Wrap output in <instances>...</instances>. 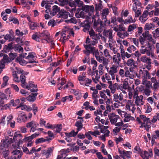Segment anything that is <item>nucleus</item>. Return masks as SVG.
Wrapping results in <instances>:
<instances>
[{"mask_svg":"<svg viewBox=\"0 0 159 159\" xmlns=\"http://www.w3.org/2000/svg\"><path fill=\"white\" fill-rule=\"evenodd\" d=\"M121 57L120 53H117L116 55H114L112 57L113 62L119 65L121 61Z\"/></svg>","mask_w":159,"mask_h":159,"instance_id":"nucleus-6","label":"nucleus"},{"mask_svg":"<svg viewBox=\"0 0 159 159\" xmlns=\"http://www.w3.org/2000/svg\"><path fill=\"white\" fill-rule=\"evenodd\" d=\"M96 48L94 47H92L90 49V53H92L94 56L95 55V53L96 52H98V49L96 50Z\"/></svg>","mask_w":159,"mask_h":159,"instance_id":"nucleus-56","label":"nucleus"},{"mask_svg":"<svg viewBox=\"0 0 159 159\" xmlns=\"http://www.w3.org/2000/svg\"><path fill=\"white\" fill-rule=\"evenodd\" d=\"M148 15V11L147 10L144 11L142 16L139 18V20L142 23H144L148 19L147 17Z\"/></svg>","mask_w":159,"mask_h":159,"instance_id":"nucleus-8","label":"nucleus"},{"mask_svg":"<svg viewBox=\"0 0 159 159\" xmlns=\"http://www.w3.org/2000/svg\"><path fill=\"white\" fill-rule=\"evenodd\" d=\"M91 63L92 64H93L94 66L93 67L92 70H95L96 69V67L97 66V61L92 58L91 60Z\"/></svg>","mask_w":159,"mask_h":159,"instance_id":"nucleus-39","label":"nucleus"},{"mask_svg":"<svg viewBox=\"0 0 159 159\" xmlns=\"http://www.w3.org/2000/svg\"><path fill=\"white\" fill-rule=\"evenodd\" d=\"M52 140V138H48V137H46V139H44L43 138H39L36 140L35 143L36 144L41 143L46 141H49Z\"/></svg>","mask_w":159,"mask_h":159,"instance_id":"nucleus-13","label":"nucleus"},{"mask_svg":"<svg viewBox=\"0 0 159 159\" xmlns=\"http://www.w3.org/2000/svg\"><path fill=\"white\" fill-rule=\"evenodd\" d=\"M73 1L76 6L81 7L83 4V2L81 1L80 0H74Z\"/></svg>","mask_w":159,"mask_h":159,"instance_id":"nucleus-38","label":"nucleus"},{"mask_svg":"<svg viewBox=\"0 0 159 159\" xmlns=\"http://www.w3.org/2000/svg\"><path fill=\"white\" fill-rule=\"evenodd\" d=\"M32 38L37 42H39L40 39V38L35 34H34L32 35Z\"/></svg>","mask_w":159,"mask_h":159,"instance_id":"nucleus-63","label":"nucleus"},{"mask_svg":"<svg viewBox=\"0 0 159 159\" xmlns=\"http://www.w3.org/2000/svg\"><path fill=\"white\" fill-rule=\"evenodd\" d=\"M134 61L133 59H129L127 60L126 64L128 66H131L134 65Z\"/></svg>","mask_w":159,"mask_h":159,"instance_id":"nucleus-40","label":"nucleus"},{"mask_svg":"<svg viewBox=\"0 0 159 159\" xmlns=\"http://www.w3.org/2000/svg\"><path fill=\"white\" fill-rule=\"evenodd\" d=\"M9 79V77L6 75L3 77V82L1 85L2 87H4L7 85Z\"/></svg>","mask_w":159,"mask_h":159,"instance_id":"nucleus-28","label":"nucleus"},{"mask_svg":"<svg viewBox=\"0 0 159 159\" xmlns=\"http://www.w3.org/2000/svg\"><path fill=\"white\" fill-rule=\"evenodd\" d=\"M60 11L59 7L57 5H54L52 7V9L50 13V15L53 16L56 14L57 12H59Z\"/></svg>","mask_w":159,"mask_h":159,"instance_id":"nucleus-15","label":"nucleus"},{"mask_svg":"<svg viewBox=\"0 0 159 159\" xmlns=\"http://www.w3.org/2000/svg\"><path fill=\"white\" fill-rule=\"evenodd\" d=\"M118 152L121 155H123L124 156H126L127 157L130 158V157L129 156V153L130 152L131 153V152L125 150L121 151L119 149H118Z\"/></svg>","mask_w":159,"mask_h":159,"instance_id":"nucleus-25","label":"nucleus"},{"mask_svg":"<svg viewBox=\"0 0 159 159\" xmlns=\"http://www.w3.org/2000/svg\"><path fill=\"white\" fill-rule=\"evenodd\" d=\"M136 25L135 24H133L132 25H130L128 27V31L130 32L133 30L134 29L136 28Z\"/></svg>","mask_w":159,"mask_h":159,"instance_id":"nucleus-49","label":"nucleus"},{"mask_svg":"<svg viewBox=\"0 0 159 159\" xmlns=\"http://www.w3.org/2000/svg\"><path fill=\"white\" fill-rule=\"evenodd\" d=\"M49 34L48 31L46 30L44 31L41 34L40 36L45 37L46 39H48V40H50V38L48 37Z\"/></svg>","mask_w":159,"mask_h":159,"instance_id":"nucleus-31","label":"nucleus"},{"mask_svg":"<svg viewBox=\"0 0 159 159\" xmlns=\"http://www.w3.org/2000/svg\"><path fill=\"white\" fill-rule=\"evenodd\" d=\"M57 22L53 19H52L49 21L48 23V26H52V27H53L57 25Z\"/></svg>","mask_w":159,"mask_h":159,"instance_id":"nucleus-42","label":"nucleus"},{"mask_svg":"<svg viewBox=\"0 0 159 159\" xmlns=\"http://www.w3.org/2000/svg\"><path fill=\"white\" fill-rule=\"evenodd\" d=\"M151 88L154 91L157 90L159 89V81L154 83L153 86H151Z\"/></svg>","mask_w":159,"mask_h":159,"instance_id":"nucleus-30","label":"nucleus"},{"mask_svg":"<svg viewBox=\"0 0 159 159\" xmlns=\"http://www.w3.org/2000/svg\"><path fill=\"white\" fill-rule=\"evenodd\" d=\"M150 155L148 152L145 151L144 152V154L141 155L143 159H149Z\"/></svg>","mask_w":159,"mask_h":159,"instance_id":"nucleus-41","label":"nucleus"},{"mask_svg":"<svg viewBox=\"0 0 159 159\" xmlns=\"http://www.w3.org/2000/svg\"><path fill=\"white\" fill-rule=\"evenodd\" d=\"M84 122V120H80L77 121L75 124V125L77 127L76 132H78L83 127V125L82 123Z\"/></svg>","mask_w":159,"mask_h":159,"instance_id":"nucleus-14","label":"nucleus"},{"mask_svg":"<svg viewBox=\"0 0 159 159\" xmlns=\"http://www.w3.org/2000/svg\"><path fill=\"white\" fill-rule=\"evenodd\" d=\"M19 113L18 114V117L17 118V120L18 121L19 120H21V119H22V117L23 116H25V119H27V117L25 116V113L23 112L19 111Z\"/></svg>","mask_w":159,"mask_h":159,"instance_id":"nucleus-33","label":"nucleus"},{"mask_svg":"<svg viewBox=\"0 0 159 159\" xmlns=\"http://www.w3.org/2000/svg\"><path fill=\"white\" fill-rule=\"evenodd\" d=\"M130 41L133 42L137 46L139 45V41L138 39L136 38H131L130 39Z\"/></svg>","mask_w":159,"mask_h":159,"instance_id":"nucleus-50","label":"nucleus"},{"mask_svg":"<svg viewBox=\"0 0 159 159\" xmlns=\"http://www.w3.org/2000/svg\"><path fill=\"white\" fill-rule=\"evenodd\" d=\"M142 84L144 85H145L147 88L149 87L152 86V84L149 81H148L147 80H145L144 81H142Z\"/></svg>","mask_w":159,"mask_h":159,"instance_id":"nucleus-35","label":"nucleus"},{"mask_svg":"<svg viewBox=\"0 0 159 159\" xmlns=\"http://www.w3.org/2000/svg\"><path fill=\"white\" fill-rule=\"evenodd\" d=\"M108 72L111 75H114V74L117 72V66L114 65H113L112 67H110V70Z\"/></svg>","mask_w":159,"mask_h":159,"instance_id":"nucleus-17","label":"nucleus"},{"mask_svg":"<svg viewBox=\"0 0 159 159\" xmlns=\"http://www.w3.org/2000/svg\"><path fill=\"white\" fill-rule=\"evenodd\" d=\"M109 12V11L108 8L104 9L102 10L101 13V16H102V20L106 19L107 16Z\"/></svg>","mask_w":159,"mask_h":159,"instance_id":"nucleus-19","label":"nucleus"},{"mask_svg":"<svg viewBox=\"0 0 159 159\" xmlns=\"http://www.w3.org/2000/svg\"><path fill=\"white\" fill-rule=\"evenodd\" d=\"M135 18H137L141 14V10L138 9L137 11H135Z\"/></svg>","mask_w":159,"mask_h":159,"instance_id":"nucleus-61","label":"nucleus"},{"mask_svg":"<svg viewBox=\"0 0 159 159\" xmlns=\"http://www.w3.org/2000/svg\"><path fill=\"white\" fill-rule=\"evenodd\" d=\"M149 60L150 62H151V59L148 58L146 56H143L141 57L140 58H138V61L139 62L141 61L144 63H148V60Z\"/></svg>","mask_w":159,"mask_h":159,"instance_id":"nucleus-18","label":"nucleus"},{"mask_svg":"<svg viewBox=\"0 0 159 159\" xmlns=\"http://www.w3.org/2000/svg\"><path fill=\"white\" fill-rule=\"evenodd\" d=\"M38 24L35 22H32L30 25V27L31 29L34 30L38 26Z\"/></svg>","mask_w":159,"mask_h":159,"instance_id":"nucleus-48","label":"nucleus"},{"mask_svg":"<svg viewBox=\"0 0 159 159\" xmlns=\"http://www.w3.org/2000/svg\"><path fill=\"white\" fill-rule=\"evenodd\" d=\"M95 57L96 60L100 63L102 62L103 59L105 58L103 56V54L102 52H101V54L100 55L99 52L98 51L96 52Z\"/></svg>","mask_w":159,"mask_h":159,"instance_id":"nucleus-12","label":"nucleus"},{"mask_svg":"<svg viewBox=\"0 0 159 159\" xmlns=\"http://www.w3.org/2000/svg\"><path fill=\"white\" fill-rule=\"evenodd\" d=\"M159 121V113L157 112L154 116H153L152 119L151 120V122L152 123H156L157 121Z\"/></svg>","mask_w":159,"mask_h":159,"instance_id":"nucleus-29","label":"nucleus"},{"mask_svg":"<svg viewBox=\"0 0 159 159\" xmlns=\"http://www.w3.org/2000/svg\"><path fill=\"white\" fill-rule=\"evenodd\" d=\"M82 25L83 27H84L83 29V31L84 32H85L86 31L89 30L90 25L88 21H84V23L82 24Z\"/></svg>","mask_w":159,"mask_h":159,"instance_id":"nucleus-20","label":"nucleus"},{"mask_svg":"<svg viewBox=\"0 0 159 159\" xmlns=\"http://www.w3.org/2000/svg\"><path fill=\"white\" fill-rule=\"evenodd\" d=\"M135 104L138 106H141L143 104L144 102L142 99H139V97L136 98L135 102Z\"/></svg>","mask_w":159,"mask_h":159,"instance_id":"nucleus-24","label":"nucleus"},{"mask_svg":"<svg viewBox=\"0 0 159 159\" xmlns=\"http://www.w3.org/2000/svg\"><path fill=\"white\" fill-rule=\"evenodd\" d=\"M153 36L155 38L159 37V28H157L155 30L152 32Z\"/></svg>","mask_w":159,"mask_h":159,"instance_id":"nucleus-45","label":"nucleus"},{"mask_svg":"<svg viewBox=\"0 0 159 159\" xmlns=\"http://www.w3.org/2000/svg\"><path fill=\"white\" fill-rule=\"evenodd\" d=\"M113 31L112 30H104L103 32V35L106 37H108L109 41L113 40Z\"/></svg>","mask_w":159,"mask_h":159,"instance_id":"nucleus-4","label":"nucleus"},{"mask_svg":"<svg viewBox=\"0 0 159 159\" xmlns=\"http://www.w3.org/2000/svg\"><path fill=\"white\" fill-rule=\"evenodd\" d=\"M58 1L61 3L60 5L62 6L67 5L68 3V0H58Z\"/></svg>","mask_w":159,"mask_h":159,"instance_id":"nucleus-58","label":"nucleus"},{"mask_svg":"<svg viewBox=\"0 0 159 159\" xmlns=\"http://www.w3.org/2000/svg\"><path fill=\"white\" fill-rule=\"evenodd\" d=\"M59 17H61L64 19H66L68 17V15L70 17H71V15L69 12L66 11L64 10H61L59 13Z\"/></svg>","mask_w":159,"mask_h":159,"instance_id":"nucleus-5","label":"nucleus"},{"mask_svg":"<svg viewBox=\"0 0 159 159\" xmlns=\"http://www.w3.org/2000/svg\"><path fill=\"white\" fill-rule=\"evenodd\" d=\"M91 39H92L91 40V44L93 45H95L98 43V39H97L94 36L90 37Z\"/></svg>","mask_w":159,"mask_h":159,"instance_id":"nucleus-47","label":"nucleus"},{"mask_svg":"<svg viewBox=\"0 0 159 159\" xmlns=\"http://www.w3.org/2000/svg\"><path fill=\"white\" fill-rule=\"evenodd\" d=\"M21 152H22L21 151L16 149L15 150L13 151L12 152V153L13 154V156H15L20 154Z\"/></svg>","mask_w":159,"mask_h":159,"instance_id":"nucleus-54","label":"nucleus"},{"mask_svg":"<svg viewBox=\"0 0 159 159\" xmlns=\"http://www.w3.org/2000/svg\"><path fill=\"white\" fill-rule=\"evenodd\" d=\"M15 51H18V52H22L23 51V48L18 44L15 45L14 48Z\"/></svg>","mask_w":159,"mask_h":159,"instance_id":"nucleus-27","label":"nucleus"},{"mask_svg":"<svg viewBox=\"0 0 159 159\" xmlns=\"http://www.w3.org/2000/svg\"><path fill=\"white\" fill-rule=\"evenodd\" d=\"M119 31L121 32V31H125V28L124 27V25L122 24H120L119 26Z\"/></svg>","mask_w":159,"mask_h":159,"instance_id":"nucleus-64","label":"nucleus"},{"mask_svg":"<svg viewBox=\"0 0 159 159\" xmlns=\"http://www.w3.org/2000/svg\"><path fill=\"white\" fill-rule=\"evenodd\" d=\"M9 154V152L8 150H5L3 151L2 154L3 157L5 159H7Z\"/></svg>","mask_w":159,"mask_h":159,"instance_id":"nucleus-55","label":"nucleus"},{"mask_svg":"<svg viewBox=\"0 0 159 159\" xmlns=\"http://www.w3.org/2000/svg\"><path fill=\"white\" fill-rule=\"evenodd\" d=\"M136 49V47L133 45H130L127 49V51L129 53H132L135 51Z\"/></svg>","mask_w":159,"mask_h":159,"instance_id":"nucleus-36","label":"nucleus"},{"mask_svg":"<svg viewBox=\"0 0 159 159\" xmlns=\"http://www.w3.org/2000/svg\"><path fill=\"white\" fill-rule=\"evenodd\" d=\"M38 94V93H32L30 95L27 97L26 99L30 102H34L35 100L36 97Z\"/></svg>","mask_w":159,"mask_h":159,"instance_id":"nucleus-9","label":"nucleus"},{"mask_svg":"<svg viewBox=\"0 0 159 159\" xmlns=\"http://www.w3.org/2000/svg\"><path fill=\"white\" fill-rule=\"evenodd\" d=\"M85 74L86 73H83L82 75H80L78 76V79L80 81H83L84 80V79L85 78Z\"/></svg>","mask_w":159,"mask_h":159,"instance_id":"nucleus-51","label":"nucleus"},{"mask_svg":"<svg viewBox=\"0 0 159 159\" xmlns=\"http://www.w3.org/2000/svg\"><path fill=\"white\" fill-rule=\"evenodd\" d=\"M142 35L144 38L148 40L149 41H150L152 40V36L151 34H149L148 31L143 32L142 34Z\"/></svg>","mask_w":159,"mask_h":159,"instance_id":"nucleus-21","label":"nucleus"},{"mask_svg":"<svg viewBox=\"0 0 159 159\" xmlns=\"http://www.w3.org/2000/svg\"><path fill=\"white\" fill-rule=\"evenodd\" d=\"M148 45L149 49H147L146 53L148 56H149L151 55L152 56V51H151V46L150 45L149 43H148Z\"/></svg>","mask_w":159,"mask_h":159,"instance_id":"nucleus-44","label":"nucleus"},{"mask_svg":"<svg viewBox=\"0 0 159 159\" xmlns=\"http://www.w3.org/2000/svg\"><path fill=\"white\" fill-rule=\"evenodd\" d=\"M108 117L112 125L115 124L118 119H120V117L118 115L114 113L108 115Z\"/></svg>","mask_w":159,"mask_h":159,"instance_id":"nucleus-3","label":"nucleus"},{"mask_svg":"<svg viewBox=\"0 0 159 159\" xmlns=\"http://www.w3.org/2000/svg\"><path fill=\"white\" fill-rule=\"evenodd\" d=\"M67 151L65 150H62L60 151V154L61 155L63 156L64 159H65L66 156H67Z\"/></svg>","mask_w":159,"mask_h":159,"instance_id":"nucleus-53","label":"nucleus"},{"mask_svg":"<svg viewBox=\"0 0 159 159\" xmlns=\"http://www.w3.org/2000/svg\"><path fill=\"white\" fill-rule=\"evenodd\" d=\"M136 75L139 78L141 77L143 79L142 81H144L147 79H149L151 78L150 74L148 70L144 69L140 70L139 71V74L136 73Z\"/></svg>","mask_w":159,"mask_h":159,"instance_id":"nucleus-1","label":"nucleus"},{"mask_svg":"<svg viewBox=\"0 0 159 159\" xmlns=\"http://www.w3.org/2000/svg\"><path fill=\"white\" fill-rule=\"evenodd\" d=\"M11 61V60L10 58L8 57V56L7 55L4 54L3 56V58L1 61L0 64L5 65V63L9 62Z\"/></svg>","mask_w":159,"mask_h":159,"instance_id":"nucleus-11","label":"nucleus"},{"mask_svg":"<svg viewBox=\"0 0 159 159\" xmlns=\"http://www.w3.org/2000/svg\"><path fill=\"white\" fill-rule=\"evenodd\" d=\"M34 57L33 55L31 53H29V55L27 56L26 57V59L27 60H29V61H33L32 60H31L30 59H32ZM33 61H34V60Z\"/></svg>","mask_w":159,"mask_h":159,"instance_id":"nucleus-57","label":"nucleus"},{"mask_svg":"<svg viewBox=\"0 0 159 159\" xmlns=\"http://www.w3.org/2000/svg\"><path fill=\"white\" fill-rule=\"evenodd\" d=\"M81 9L84 11H85L86 12H89V11L93 12L94 10V7L93 5L90 6L87 5H83L82 6Z\"/></svg>","mask_w":159,"mask_h":159,"instance_id":"nucleus-7","label":"nucleus"},{"mask_svg":"<svg viewBox=\"0 0 159 159\" xmlns=\"http://www.w3.org/2000/svg\"><path fill=\"white\" fill-rule=\"evenodd\" d=\"M117 35L121 38L124 39L128 36L129 34L126 31L123 33L119 31L117 33Z\"/></svg>","mask_w":159,"mask_h":159,"instance_id":"nucleus-22","label":"nucleus"},{"mask_svg":"<svg viewBox=\"0 0 159 159\" xmlns=\"http://www.w3.org/2000/svg\"><path fill=\"white\" fill-rule=\"evenodd\" d=\"M54 149V147H53L48 148L47 149L42 150L41 153L45 156L46 158H48L52 154Z\"/></svg>","mask_w":159,"mask_h":159,"instance_id":"nucleus-2","label":"nucleus"},{"mask_svg":"<svg viewBox=\"0 0 159 159\" xmlns=\"http://www.w3.org/2000/svg\"><path fill=\"white\" fill-rule=\"evenodd\" d=\"M147 100L148 102L150 103L151 105H152V106L155 107L157 104L156 102H154V99L152 97H149L148 98Z\"/></svg>","mask_w":159,"mask_h":159,"instance_id":"nucleus-37","label":"nucleus"},{"mask_svg":"<svg viewBox=\"0 0 159 159\" xmlns=\"http://www.w3.org/2000/svg\"><path fill=\"white\" fill-rule=\"evenodd\" d=\"M154 132L155 134H153L152 135V141L153 139L159 138V130H156Z\"/></svg>","mask_w":159,"mask_h":159,"instance_id":"nucleus-32","label":"nucleus"},{"mask_svg":"<svg viewBox=\"0 0 159 159\" xmlns=\"http://www.w3.org/2000/svg\"><path fill=\"white\" fill-rule=\"evenodd\" d=\"M13 80L14 81L18 83L20 82V80L19 79V78L16 73H13Z\"/></svg>","mask_w":159,"mask_h":159,"instance_id":"nucleus-59","label":"nucleus"},{"mask_svg":"<svg viewBox=\"0 0 159 159\" xmlns=\"http://www.w3.org/2000/svg\"><path fill=\"white\" fill-rule=\"evenodd\" d=\"M9 19L10 21H12L14 24H19V21L18 19L13 16H10Z\"/></svg>","mask_w":159,"mask_h":159,"instance_id":"nucleus-34","label":"nucleus"},{"mask_svg":"<svg viewBox=\"0 0 159 159\" xmlns=\"http://www.w3.org/2000/svg\"><path fill=\"white\" fill-rule=\"evenodd\" d=\"M153 24L150 23H146L144 27V29L146 30H149L151 29L152 28V26H153Z\"/></svg>","mask_w":159,"mask_h":159,"instance_id":"nucleus-52","label":"nucleus"},{"mask_svg":"<svg viewBox=\"0 0 159 159\" xmlns=\"http://www.w3.org/2000/svg\"><path fill=\"white\" fill-rule=\"evenodd\" d=\"M102 1L101 0H99V3L95 5V9L97 11H101L103 8L102 5Z\"/></svg>","mask_w":159,"mask_h":159,"instance_id":"nucleus-26","label":"nucleus"},{"mask_svg":"<svg viewBox=\"0 0 159 159\" xmlns=\"http://www.w3.org/2000/svg\"><path fill=\"white\" fill-rule=\"evenodd\" d=\"M78 134V132H75L74 130H72L70 133H65L66 137H75Z\"/></svg>","mask_w":159,"mask_h":159,"instance_id":"nucleus-23","label":"nucleus"},{"mask_svg":"<svg viewBox=\"0 0 159 159\" xmlns=\"http://www.w3.org/2000/svg\"><path fill=\"white\" fill-rule=\"evenodd\" d=\"M17 59L19 61V63L22 65H25L27 63H36V62L35 61H29V60H25L24 59H20L19 58H17Z\"/></svg>","mask_w":159,"mask_h":159,"instance_id":"nucleus-16","label":"nucleus"},{"mask_svg":"<svg viewBox=\"0 0 159 159\" xmlns=\"http://www.w3.org/2000/svg\"><path fill=\"white\" fill-rule=\"evenodd\" d=\"M109 62V61L108 60V59H107L106 58H105L103 60V61H102V63L103 65V66H105L106 67L108 64V63Z\"/></svg>","mask_w":159,"mask_h":159,"instance_id":"nucleus-62","label":"nucleus"},{"mask_svg":"<svg viewBox=\"0 0 159 159\" xmlns=\"http://www.w3.org/2000/svg\"><path fill=\"white\" fill-rule=\"evenodd\" d=\"M103 127L102 128H101V132L103 133L104 134L106 132H107L108 133H110V131L107 129L108 128V126H105L103 125H102Z\"/></svg>","mask_w":159,"mask_h":159,"instance_id":"nucleus-46","label":"nucleus"},{"mask_svg":"<svg viewBox=\"0 0 159 159\" xmlns=\"http://www.w3.org/2000/svg\"><path fill=\"white\" fill-rule=\"evenodd\" d=\"M103 66L102 64H100L98 67V69L99 70V72L100 75H102L103 72Z\"/></svg>","mask_w":159,"mask_h":159,"instance_id":"nucleus-60","label":"nucleus"},{"mask_svg":"<svg viewBox=\"0 0 159 159\" xmlns=\"http://www.w3.org/2000/svg\"><path fill=\"white\" fill-rule=\"evenodd\" d=\"M39 135V133H34L30 136L25 137L23 139V141H25V142L31 141L33 139L38 137Z\"/></svg>","mask_w":159,"mask_h":159,"instance_id":"nucleus-10","label":"nucleus"},{"mask_svg":"<svg viewBox=\"0 0 159 159\" xmlns=\"http://www.w3.org/2000/svg\"><path fill=\"white\" fill-rule=\"evenodd\" d=\"M36 123H37L34 121H32L28 123L26 125V127L28 128H31L34 125L36 126Z\"/></svg>","mask_w":159,"mask_h":159,"instance_id":"nucleus-43","label":"nucleus"}]
</instances>
